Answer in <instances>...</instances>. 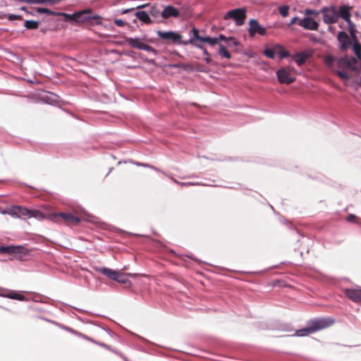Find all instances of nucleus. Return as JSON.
Returning a JSON list of instances; mask_svg holds the SVG:
<instances>
[{
    "label": "nucleus",
    "mask_w": 361,
    "mask_h": 361,
    "mask_svg": "<svg viewBox=\"0 0 361 361\" xmlns=\"http://www.w3.org/2000/svg\"><path fill=\"white\" fill-rule=\"evenodd\" d=\"M6 214L19 218V206H13L8 208L6 211Z\"/></svg>",
    "instance_id": "412c9836"
},
{
    "label": "nucleus",
    "mask_w": 361,
    "mask_h": 361,
    "mask_svg": "<svg viewBox=\"0 0 361 361\" xmlns=\"http://www.w3.org/2000/svg\"><path fill=\"white\" fill-rule=\"evenodd\" d=\"M0 253H5V246H0Z\"/></svg>",
    "instance_id": "09e8293b"
},
{
    "label": "nucleus",
    "mask_w": 361,
    "mask_h": 361,
    "mask_svg": "<svg viewBox=\"0 0 361 361\" xmlns=\"http://www.w3.org/2000/svg\"><path fill=\"white\" fill-rule=\"evenodd\" d=\"M24 26L27 30H36L39 27V22L36 20H25L24 23Z\"/></svg>",
    "instance_id": "6ab92c4d"
},
{
    "label": "nucleus",
    "mask_w": 361,
    "mask_h": 361,
    "mask_svg": "<svg viewBox=\"0 0 361 361\" xmlns=\"http://www.w3.org/2000/svg\"><path fill=\"white\" fill-rule=\"evenodd\" d=\"M298 25L302 28L308 30H317L319 23L312 17L306 16L298 20Z\"/></svg>",
    "instance_id": "6e6552de"
},
{
    "label": "nucleus",
    "mask_w": 361,
    "mask_h": 361,
    "mask_svg": "<svg viewBox=\"0 0 361 361\" xmlns=\"http://www.w3.org/2000/svg\"><path fill=\"white\" fill-rule=\"evenodd\" d=\"M171 67H176H176H178V65H172Z\"/></svg>",
    "instance_id": "5fc2aeb1"
},
{
    "label": "nucleus",
    "mask_w": 361,
    "mask_h": 361,
    "mask_svg": "<svg viewBox=\"0 0 361 361\" xmlns=\"http://www.w3.org/2000/svg\"><path fill=\"white\" fill-rule=\"evenodd\" d=\"M226 44L228 47H236L238 45V42L233 37H227L225 41Z\"/></svg>",
    "instance_id": "cd10ccee"
},
{
    "label": "nucleus",
    "mask_w": 361,
    "mask_h": 361,
    "mask_svg": "<svg viewBox=\"0 0 361 361\" xmlns=\"http://www.w3.org/2000/svg\"><path fill=\"white\" fill-rule=\"evenodd\" d=\"M300 19H298V17H294L291 19V20L290 21L288 25H292L293 24H295L297 21H298Z\"/></svg>",
    "instance_id": "37998d69"
},
{
    "label": "nucleus",
    "mask_w": 361,
    "mask_h": 361,
    "mask_svg": "<svg viewBox=\"0 0 361 361\" xmlns=\"http://www.w3.org/2000/svg\"><path fill=\"white\" fill-rule=\"evenodd\" d=\"M6 211H7V209L6 210H3V211L1 212V213L3 214H6Z\"/></svg>",
    "instance_id": "864d4df0"
},
{
    "label": "nucleus",
    "mask_w": 361,
    "mask_h": 361,
    "mask_svg": "<svg viewBox=\"0 0 361 361\" xmlns=\"http://www.w3.org/2000/svg\"><path fill=\"white\" fill-rule=\"evenodd\" d=\"M131 10H133V8H131V9H125L122 11V13H128Z\"/></svg>",
    "instance_id": "3c124183"
},
{
    "label": "nucleus",
    "mask_w": 361,
    "mask_h": 361,
    "mask_svg": "<svg viewBox=\"0 0 361 361\" xmlns=\"http://www.w3.org/2000/svg\"><path fill=\"white\" fill-rule=\"evenodd\" d=\"M97 271L99 272L102 273V274L105 275L108 278H109L112 280H114V281H115V279H117V278L118 276V271H116L114 269H109V268L99 267V268H97Z\"/></svg>",
    "instance_id": "2eb2a0df"
},
{
    "label": "nucleus",
    "mask_w": 361,
    "mask_h": 361,
    "mask_svg": "<svg viewBox=\"0 0 361 361\" xmlns=\"http://www.w3.org/2000/svg\"><path fill=\"white\" fill-rule=\"evenodd\" d=\"M264 54L269 59H274L276 55V51L274 49H266L264 51Z\"/></svg>",
    "instance_id": "c756f323"
},
{
    "label": "nucleus",
    "mask_w": 361,
    "mask_h": 361,
    "mask_svg": "<svg viewBox=\"0 0 361 361\" xmlns=\"http://www.w3.org/2000/svg\"><path fill=\"white\" fill-rule=\"evenodd\" d=\"M219 54L224 58L226 59H231V54L226 50V47L223 45L222 44H219Z\"/></svg>",
    "instance_id": "aec40b11"
},
{
    "label": "nucleus",
    "mask_w": 361,
    "mask_h": 361,
    "mask_svg": "<svg viewBox=\"0 0 361 361\" xmlns=\"http://www.w3.org/2000/svg\"><path fill=\"white\" fill-rule=\"evenodd\" d=\"M188 42H189L190 44H194L196 47H197V48H199V49H202L203 53H204V54L205 56H209V54L208 53V51H207V49H204L201 45H199V44H197V43L194 42V40H193V39H192V38H190V39H189Z\"/></svg>",
    "instance_id": "72a5a7b5"
},
{
    "label": "nucleus",
    "mask_w": 361,
    "mask_h": 361,
    "mask_svg": "<svg viewBox=\"0 0 361 361\" xmlns=\"http://www.w3.org/2000/svg\"><path fill=\"white\" fill-rule=\"evenodd\" d=\"M354 219H355V216L354 214H350L348 217H347V221H352Z\"/></svg>",
    "instance_id": "49530a36"
},
{
    "label": "nucleus",
    "mask_w": 361,
    "mask_h": 361,
    "mask_svg": "<svg viewBox=\"0 0 361 361\" xmlns=\"http://www.w3.org/2000/svg\"><path fill=\"white\" fill-rule=\"evenodd\" d=\"M161 12L157 7H152L149 11V14L154 18H159L161 16Z\"/></svg>",
    "instance_id": "2f4dec72"
},
{
    "label": "nucleus",
    "mask_w": 361,
    "mask_h": 361,
    "mask_svg": "<svg viewBox=\"0 0 361 361\" xmlns=\"http://www.w3.org/2000/svg\"><path fill=\"white\" fill-rule=\"evenodd\" d=\"M289 6L284 5L279 7V13L282 17H286L288 15Z\"/></svg>",
    "instance_id": "7c9ffc66"
},
{
    "label": "nucleus",
    "mask_w": 361,
    "mask_h": 361,
    "mask_svg": "<svg viewBox=\"0 0 361 361\" xmlns=\"http://www.w3.org/2000/svg\"><path fill=\"white\" fill-rule=\"evenodd\" d=\"M179 16L180 12L178 10L172 6H166L161 13V16L164 19H167L171 17L178 18Z\"/></svg>",
    "instance_id": "f8f14e48"
},
{
    "label": "nucleus",
    "mask_w": 361,
    "mask_h": 361,
    "mask_svg": "<svg viewBox=\"0 0 361 361\" xmlns=\"http://www.w3.org/2000/svg\"><path fill=\"white\" fill-rule=\"evenodd\" d=\"M248 32L251 37L255 36L256 34L263 36L265 35L267 32L266 29L255 19H251L250 20Z\"/></svg>",
    "instance_id": "0eeeda50"
},
{
    "label": "nucleus",
    "mask_w": 361,
    "mask_h": 361,
    "mask_svg": "<svg viewBox=\"0 0 361 361\" xmlns=\"http://www.w3.org/2000/svg\"><path fill=\"white\" fill-rule=\"evenodd\" d=\"M7 297L9 298L18 300H24V296L22 294L18 293L16 292H12L11 293H9L7 295Z\"/></svg>",
    "instance_id": "c85d7f7f"
},
{
    "label": "nucleus",
    "mask_w": 361,
    "mask_h": 361,
    "mask_svg": "<svg viewBox=\"0 0 361 361\" xmlns=\"http://www.w3.org/2000/svg\"><path fill=\"white\" fill-rule=\"evenodd\" d=\"M20 246H14V245H9V246H5V253L11 254V253H18L20 252Z\"/></svg>",
    "instance_id": "b1692460"
},
{
    "label": "nucleus",
    "mask_w": 361,
    "mask_h": 361,
    "mask_svg": "<svg viewBox=\"0 0 361 361\" xmlns=\"http://www.w3.org/2000/svg\"><path fill=\"white\" fill-rule=\"evenodd\" d=\"M202 42H207L210 45H214L218 44V40L215 37H203L202 39H201Z\"/></svg>",
    "instance_id": "a878e982"
},
{
    "label": "nucleus",
    "mask_w": 361,
    "mask_h": 361,
    "mask_svg": "<svg viewBox=\"0 0 361 361\" xmlns=\"http://www.w3.org/2000/svg\"><path fill=\"white\" fill-rule=\"evenodd\" d=\"M136 165L137 166H145V167H149L151 169H153L154 170H157L154 167L152 166H149L148 164H141V163H136Z\"/></svg>",
    "instance_id": "a18cd8bd"
},
{
    "label": "nucleus",
    "mask_w": 361,
    "mask_h": 361,
    "mask_svg": "<svg viewBox=\"0 0 361 361\" xmlns=\"http://www.w3.org/2000/svg\"><path fill=\"white\" fill-rule=\"evenodd\" d=\"M124 275L118 273V276L117 279H115L116 281L121 283H126L128 281L127 279L123 278Z\"/></svg>",
    "instance_id": "e433bc0d"
},
{
    "label": "nucleus",
    "mask_w": 361,
    "mask_h": 361,
    "mask_svg": "<svg viewBox=\"0 0 361 361\" xmlns=\"http://www.w3.org/2000/svg\"><path fill=\"white\" fill-rule=\"evenodd\" d=\"M92 13L91 9H85L82 11H77L78 13L76 16L75 23H82L90 21L92 19H99L100 16L98 15H95L93 16H90L89 14Z\"/></svg>",
    "instance_id": "1a4fd4ad"
},
{
    "label": "nucleus",
    "mask_w": 361,
    "mask_h": 361,
    "mask_svg": "<svg viewBox=\"0 0 361 361\" xmlns=\"http://www.w3.org/2000/svg\"><path fill=\"white\" fill-rule=\"evenodd\" d=\"M288 56V52L286 51H281L280 53H279V56L281 59H283L286 56Z\"/></svg>",
    "instance_id": "79ce46f5"
},
{
    "label": "nucleus",
    "mask_w": 361,
    "mask_h": 361,
    "mask_svg": "<svg viewBox=\"0 0 361 361\" xmlns=\"http://www.w3.org/2000/svg\"><path fill=\"white\" fill-rule=\"evenodd\" d=\"M204 60L207 63H210L212 61L211 59L209 58V56H207Z\"/></svg>",
    "instance_id": "de8ad7c7"
},
{
    "label": "nucleus",
    "mask_w": 361,
    "mask_h": 361,
    "mask_svg": "<svg viewBox=\"0 0 361 361\" xmlns=\"http://www.w3.org/2000/svg\"><path fill=\"white\" fill-rule=\"evenodd\" d=\"M337 39L341 43V49H346L350 44V40L346 32L344 31H340L338 33Z\"/></svg>",
    "instance_id": "4468645a"
},
{
    "label": "nucleus",
    "mask_w": 361,
    "mask_h": 361,
    "mask_svg": "<svg viewBox=\"0 0 361 361\" xmlns=\"http://www.w3.org/2000/svg\"><path fill=\"white\" fill-rule=\"evenodd\" d=\"M334 59L331 56H329L326 58L325 62L328 65H331L334 63Z\"/></svg>",
    "instance_id": "ea45409f"
},
{
    "label": "nucleus",
    "mask_w": 361,
    "mask_h": 361,
    "mask_svg": "<svg viewBox=\"0 0 361 361\" xmlns=\"http://www.w3.org/2000/svg\"><path fill=\"white\" fill-rule=\"evenodd\" d=\"M320 13H321L320 11L313 10V9H310V8H307L304 11L305 15H306L307 16H317Z\"/></svg>",
    "instance_id": "473e14b6"
},
{
    "label": "nucleus",
    "mask_w": 361,
    "mask_h": 361,
    "mask_svg": "<svg viewBox=\"0 0 361 361\" xmlns=\"http://www.w3.org/2000/svg\"><path fill=\"white\" fill-rule=\"evenodd\" d=\"M114 23L119 27H122L125 25V22L121 19H116Z\"/></svg>",
    "instance_id": "58836bf2"
},
{
    "label": "nucleus",
    "mask_w": 361,
    "mask_h": 361,
    "mask_svg": "<svg viewBox=\"0 0 361 361\" xmlns=\"http://www.w3.org/2000/svg\"><path fill=\"white\" fill-rule=\"evenodd\" d=\"M182 185H195V183H180Z\"/></svg>",
    "instance_id": "603ef678"
},
{
    "label": "nucleus",
    "mask_w": 361,
    "mask_h": 361,
    "mask_svg": "<svg viewBox=\"0 0 361 361\" xmlns=\"http://www.w3.org/2000/svg\"><path fill=\"white\" fill-rule=\"evenodd\" d=\"M21 11H25L26 13H29V11H27L26 8L25 6H22L20 8Z\"/></svg>",
    "instance_id": "8fccbe9b"
},
{
    "label": "nucleus",
    "mask_w": 361,
    "mask_h": 361,
    "mask_svg": "<svg viewBox=\"0 0 361 361\" xmlns=\"http://www.w3.org/2000/svg\"><path fill=\"white\" fill-rule=\"evenodd\" d=\"M101 345H102L104 347H106V348H108L105 344H101Z\"/></svg>",
    "instance_id": "6e6d98bb"
},
{
    "label": "nucleus",
    "mask_w": 361,
    "mask_h": 361,
    "mask_svg": "<svg viewBox=\"0 0 361 361\" xmlns=\"http://www.w3.org/2000/svg\"><path fill=\"white\" fill-rule=\"evenodd\" d=\"M125 43L132 48L137 49L140 50H145L152 53L154 56L157 54V51L152 47L147 44L145 42V38L142 37H126Z\"/></svg>",
    "instance_id": "7ed1b4c3"
},
{
    "label": "nucleus",
    "mask_w": 361,
    "mask_h": 361,
    "mask_svg": "<svg viewBox=\"0 0 361 361\" xmlns=\"http://www.w3.org/2000/svg\"><path fill=\"white\" fill-rule=\"evenodd\" d=\"M30 209L19 206V218L27 216L30 218Z\"/></svg>",
    "instance_id": "bb28decb"
},
{
    "label": "nucleus",
    "mask_w": 361,
    "mask_h": 361,
    "mask_svg": "<svg viewBox=\"0 0 361 361\" xmlns=\"http://www.w3.org/2000/svg\"><path fill=\"white\" fill-rule=\"evenodd\" d=\"M345 293L346 296L353 302H361V288L346 289Z\"/></svg>",
    "instance_id": "ddd939ff"
},
{
    "label": "nucleus",
    "mask_w": 361,
    "mask_h": 361,
    "mask_svg": "<svg viewBox=\"0 0 361 361\" xmlns=\"http://www.w3.org/2000/svg\"><path fill=\"white\" fill-rule=\"evenodd\" d=\"M30 218H35L39 220L44 219L45 218V215L38 210H30Z\"/></svg>",
    "instance_id": "5701e85b"
},
{
    "label": "nucleus",
    "mask_w": 361,
    "mask_h": 361,
    "mask_svg": "<svg viewBox=\"0 0 361 361\" xmlns=\"http://www.w3.org/2000/svg\"><path fill=\"white\" fill-rule=\"evenodd\" d=\"M334 323L331 318H319L312 321L309 326L296 331L298 336H305L313 334L319 330L327 328Z\"/></svg>",
    "instance_id": "f257e3e1"
},
{
    "label": "nucleus",
    "mask_w": 361,
    "mask_h": 361,
    "mask_svg": "<svg viewBox=\"0 0 361 361\" xmlns=\"http://www.w3.org/2000/svg\"><path fill=\"white\" fill-rule=\"evenodd\" d=\"M145 6H146V5H142V6H139L138 8H140V7H145Z\"/></svg>",
    "instance_id": "4d7b16f0"
},
{
    "label": "nucleus",
    "mask_w": 361,
    "mask_h": 361,
    "mask_svg": "<svg viewBox=\"0 0 361 361\" xmlns=\"http://www.w3.org/2000/svg\"><path fill=\"white\" fill-rule=\"evenodd\" d=\"M135 16L142 22L146 24L152 23L149 14L145 11H137Z\"/></svg>",
    "instance_id": "dca6fc26"
},
{
    "label": "nucleus",
    "mask_w": 361,
    "mask_h": 361,
    "mask_svg": "<svg viewBox=\"0 0 361 361\" xmlns=\"http://www.w3.org/2000/svg\"><path fill=\"white\" fill-rule=\"evenodd\" d=\"M307 57H308L307 54H306L305 52H299V53L295 54L293 56V59H294L295 62L298 66H301L305 62Z\"/></svg>",
    "instance_id": "f3484780"
},
{
    "label": "nucleus",
    "mask_w": 361,
    "mask_h": 361,
    "mask_svg": "<svg viewBox=\"0 0 361 361\" xmlns=\"http://www.w3.org/2000/svg\"><path fill=\"white\" fill-rule=\"evenodd\" d=\"M337 75L341 79L348 80L349 78L348 75L346 73L343 72V71H338Z\"/></svg>",
    "instance_id": "4c0bfd02"
},
{
    "label": "nucleus",
    "mask_w": 361,
    "mask_h": 361,
    "mask_svg": "<svg viewBox=\"0 0 361 361\" xmlns=\"http://www.w3.org/2000/svg\"><path fill=\"white\" fill-rule=\"evenodd\" d=\"M157 35L162 39L166 41H171L173 42H177L181 39V35L173 32V31H157Z\"/></svg>",
    "instance_id": "9b49d317"
},
{
    "label": "nucleus",
    "mask_w": 361,
    "mask_h": 361,
    "mask_svg": "<svg viewBox=\"0 0 361 361\" xmlns=\"http://www.w3.org/2000/svg\"><path fill=\"white\" fill-rule=\"evenodd\" d=\"M78 13L77 12H75L72 14L66 13H58V16H61L63 17V20L65 22H71L74 21L75 23L76 21V16Z\"/></svg>",
    "instance_id": "a211bd4d"
},
{
    "label": "nucleus",
    "mask_w": 361,
    "mask_h": 361,
    "mask_svg": "<svg viewBox=\"0 0 361 361\" xmlns=\"http://www.w3.org/2000/svg\"><path fill=\"white\" fill-rule=\"evenodd\" d=\"M37 12L38 13H46L47 15H53V16H58V13H60V12H55L52 11L48 8H37Z\"/></svg>",
    "instance_id": "393cba45"
},
{
    "label": "nucleus",
    "mask_w": 361,
    "mask_h": 361,
    "mask_svg": "<svg viewBox=\"0 0 361 361\" xmlns=\"http://www.w3.org/2000/svg\"><path fill=\"white\" fill-rule=\"evenodd\" d=\"M276 76L279 82L283 84H290L295 80V78L291 76L290 73L283 68L276 71Z\"/></svg>",
    "instance_id": "9d476101"
},
{
    "label": "nucleus",
    "mask_w": 361,
    "mask_h": 361,
    "mask_svg": "<svg viewBox=\"0 0 361 361\" xmlns=\"http://www.w3.org/2000/svg\"><path fill=\"white\" fill-rule=\"evenodd\" d=\"M140 57L142 60H144V61H147V63H154V59L147 60V59H145V58L142 54H140Z\"/></svg>",
    "instance_id": "c03bdc74"
},
{
    "label": "nucleus",
    "mask_w": 361,
    "mask_h": 361,
    "mask_svg": "<svg viewBox=\"0 0 361 361\" xmlns=\"http://www.w3.org/2000/svg\"><path fill=\"white\" fill-rule=\"evenodd\" d=\"M350 7L348 5L341 6V18H342L348 25L349 32L353 40L357 39L355 36V25L350 20Z\"/></svg>",
    "instance_id": "20e7f679"
},
{
    "label": "nucleus",
    "mask_w": 361,
    "mask_h": 361,
    "mask_svg": "<svg viewBox=\"0 0 361 361\" xmlns=\"http://www.w3.org/2000/svg\"><path fill=\"white\" fill-rule=\"evenodd\" d=\"M192 32H193V36H194V39L193 40L195 41V39H197L200 42H201V39L203 38V37H201L199 35V31L197 28L195 27H193L192 28Z\"/></svg>",
    "instance_id": "c9c22d12"
},
{
    "label": "nucleus",
    "mask_w": 361,
    "mask_h": 361,
    "mask_svg": "<svg viewBox=\"0 0 361 361\" xmlns=\"http://www.w3.org/2000/svg\"><path fill=\"white\" fill-rule=\"evenodd\" d=\"M49 219L56 223H60V219L66 222H71L74 224H78L80 222V219L78 216H73L70 213H53L49 216Z\"/></svg>",
    "instance_id": "39448f33"
},
{
    "label": "nucleus",
    "mask_w": 361,
    "mask_h": 361,
    "mask_svg": "<svg viewBox=\"0 0 361 361\" xmlns=\"http://www.w3.org/2000/svg\"><path fill=\"white\" fill-rule=\"evenodd\" d=\"M323 20L326 24L336 23L341 17V6L338 9L335 6H324L320 10Z\"/></svg>",
    "instance_id": "f03ea898"
},
{
    "label": "nucleus",
    "mask_w": 361,
    "mask_h": 361,
    "mask_svg": "<svg viewBox=\"0 0 361 361\" xmlns=\"http://www.w3.org/2000/svg\"><path fill=\"white\" fill-rule=\"evenodd\" d=\"M8 20H21L23 19L22 16L20 15H16V14H8L7 16Z\"/></svg>",
    "instance_id": "f704fd0d"
},
{
    "label": "nucleus",
    "mask_w": 361,
    "mask_h": 361,
    "mask_svg": "<svg viewBox=\"0 0 361 361\" xmlns=\"http://www.w3.org/2000/svg\"><path fill=\"white\" fill-rule=\"evenodd\" d=\"M246 17L245 11L242 8L231 10L224 16V19L232 18L235 21L237 25H241L244 23Z\"/></svg>",
    "instance_id": "423d86ee"
},
{
    "label": "nucleus",
    "mask_w": 361,
    "mask_h": 361,
    "mask_svg": "<svg viewBox=\"0 0 361 361\" xmlns=\"http://www.w3.org/2000/svg\"><path fill=\"white\" fill-rule=\"evenodd\" d=\"M353 51L358 59H361V45L357 39L353 40Z\"/></svg>",
    "instance_id": "4be33fe9"
},
{
    "label": "nucleus",
    "mask_w": 361,
    "mask_h": 361,
    "mask_svg": "<svg viewBox=\"0 0 361 361\" xmlns=\"http://www.w3.org/2000/svg\"><path fill=\"white\" fill-rule=\"evenodd\" d=\"M216 39H217L218 40V43L220 42V41H226L227 37H225L224 35H219L217 37H215Z\"/></svg>",
    "instance_id": "a19ab883"
}]
</instances>
